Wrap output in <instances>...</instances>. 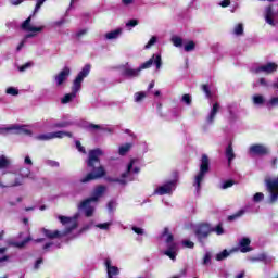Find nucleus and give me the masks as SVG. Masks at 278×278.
<instances>
[{
  "label": "nucleus",
  "mask_w": 278,
  "mask_h": 278,
  "mask_svg": "<svg viewBox=\"0 0 278 278\" xmlns=\"http://www.w3.org/2000/svg\"><path fill=\"white\" fill-rule=\"evenodd\" d=\"M65 136L72 137L71 131H48L47 134H38L35 136L36 140H53V138H64Z\"/></svg>",
  "instance_id": "nucleus-12"
},
{
  "label": "nucleus",
  "mask_w": 278,
  "mask_h": 278,
  "mask_svg": "<svg viewBox=\"0 0 278 278\" xmlns=\"http://www.w3.org/2000/svg\"><path fill=\"white\" fill-rule=\"evenodd\" d=\"M265 101L266 100L264 96H260V93L252 96V102L254 103V105H264Z\"/></svg>",
  "instance_id": "nucleus-25"
},
{
  "label": "nucleus",
  "mask_w": 278,
  "mask_h": 278,
  "mask_svg": "<svg viewBox=\"0 0 278 278\" xmlns=\"http://www.w3.org/2000/svg\"><path fill=\"white\" fill-rule=\"evenodd\" d=\"M212 231H215L217 236H223V233H225V229H223L222 225H217L215 228L212 227Z\"/></svg>",
  "instance_id": "nucleus-40"
},
{
  "label": "nucleus",
  "mask_w": 278,
  "mask_h": 278,
  "mask_svg": "<svg viewBox=\"0 0 278 278\" xmlns=\"http://www.w3.org/2000/svg\"><path fill=\"white\" fill-rule=\"evenodd\" d=\"M24 164H27L28 166H33L34 162H33L30 155L25 156Z\"/></svg>",
  "instance_id": "nucleus-55"
},
{
  "label": "nucleus",
  "mask_w": 278,
  "mask_h": 278,
  "mask_svg": "<svg viewBox=\"0 0 278 278\" xmlns=\"http://www.w3.org/2000/svg\"><path fill=\"white\" fill-rule=\"evenodd\" d=\"M266 105L267 108H276L278 105V98H270Z\"/></svg>",
  "instance_id": "nucleus-41"
},
{
  "label": "nucleus",
  "mask_w": 278,
  "mask_h": 278,
  "mask_svg": "<svg viewBox=\"0 0 278 278\" xmlns=\"http://www.w3.org/2000/svg\"><path fill=\"white\" fill-rule=\"evenodd\" d=\"M229 254H230L229 250L225 249L222 252H218L216 254V260L217 261H223L224 258H227V256H229Z\"/></svg>",
  "instance_id": "nucleus-30"
},
{
  "label": "nucleus",
  "mask_w": 278,
  "mask_h": 278,
  "mask_svg": "<svg viewBox=\"0 0 278 278\" xmlns=\"http://www.w3.org/2000/svg\"><path fill=\"white\" fill-rule=\"evenodd\" d=\"M132 231H135V233H137L138 236H143L144 233V230L140 227H132Z\"/></svg>",
  "instance_id": "nucleus-53"
},
{
  "label": "nucleus",
  "mask_w": 278,
  "mask_h": 278,
  "mask_svg": "<svg viewBox=\"0 0 278 278\" xmlns=\"http://www.w3.org/2000/svg\"><path fill=\"white\" fill-rule=\"evenodd\" d=\"M176 186H177V181H175V180L167 181L163 186H159V188H156L154 190V194H159L160 197H162L164 194H172V192L175 190Z\"/></svg>",
  "instance_id": "nucleus-16"
},
{
  "label": "nucleus",
  "mask_w": 278,
  "mask_h": 278,
  "mask_svg": "<svg viewBox=\"0 0 278 278\" xmlns=\"http://www.w3.org/2000/svg\"><path fill=\"white\" fill-rule=\"evenodd\" d=\"M111 226H112V223H103V224L97 225L98 229H102L103 231H109Z\"/></svg>",
  "instance_id": "nucleus-42"
},
{
  "label": "nucleus",
  "mask_w": 278,
  "mask_h": 278,
  "mask_svg": "<svg viewBox=\"0 0 278 278\" xmlns=\"http://www.w3.org/2000/svg\"><path fill=\"white\" fill-rule=\"evenodd\" d=\"M23 181H21V179H15V181L13 184H11V187H16V186H22Z\"/></svg>",
  "instance_id": "nucleus-61"
},
{
  "label": "nucleus",
  "mask_w": 278,
  "mask_h": 278,
  "mask_svg": "<svg viewBox=\"0 0 278 278\" xmlns=\"http://www.w3.org/2000/svg\"><path fill=\"white\" fill-rule=\"evenodd\" d=\"M181 101H184V103H186L187 105H191L192 103V99L190 93H185V96H182Z\"/></svg>",
  "instance_id": "nucleus-38"
},
{
  "label": "nucleus",
  "mask_w": 278,
  "mask_h": 278,
  "mask_svg": "<svg viewBox=\"0 0 278 278\" xmlns=\"http://www.w3.org/2000/svg\"><path fill=\"white\" fill-rule=\"evenodd\" d=\"M172 42L176 48H182L184 46V39H181V37H178L177 35L172 37Z\"/></svg>",
  "instance_id": "nucleus-28"
},
{
  "label": "nucleus",
  "mask_w": 278,
  "mask_h": 278,
  "mask_svg": "<svg viewBox=\"0 0 278 278\" xmlns=\"http://www.w3.org/2000/svg\"><path fill=\"white\" fill-rule=\"evenodd\" d=\"M33 66V63H25V65H22L18 67L20 72H25L26 70H28L29 67Z\"/></svg>",
  "instance_id": "nucleus-52"
},
{
  "label": "nucleus",
  "mask_w": 278,
  "mask_h": 278,
  "mask_svg": "<svg viewBox=\"0 0 278 278\" xmlns=\"http://www.w3.org/2000/svg\"><path fill=\"white\" fill-rule=\"evenodd\" d=\"M135 0H122V3L125 5V7H129V4H134Z\"/></svg>",
  "instance_id": "nucleus-59"
},
{
  "label": "nucleus",
  "mask_w": 278,
  "mask_h": 278,
  "mask_svg": "<svg viewBox=\"0 0 278 278\" xmlns=\"http://www.w3.org/2000/svg\"><path fill=\"white\" fill-rule=\"evenodd\" d=\"M265 194L263 192H256L253 197L254 203H261V201H264Z\"/></svg>",
  "instance_id": "nucleus-34"
},
{
  "label": "nucleus",
  "mask_w": 278,
  "mask_h": 278,
  "mask_svg": "<svg viewBox=\"0 0 278 278\" xmlns=\"http://www.w3.org/2000/svg\"><path fill=\"white\" fill-rule=\"evenodd\" d=\"M5 250H7V248H0V263H2V261H7L9 258V256L5 254Z\"/></svg>",
  "instance_id": "nucleus-43"
},
{
  "label": "nucleus",
  "mask_w": 278,
  "mask_h": 278,
  "mask_svg": "<svg viewBox=\"0 0 278 278\" xmlns=\"http://www.w3.org/2000/svg\"><path fill=\"white\" fill-rule=\"evenodd\" d=\"M244 33V27L243 24H238L235 26V35H243Z\"/></svg>",
  "instance_id": "nucleus-39"
},
{
  "label": "nucleus",
  "mask_w": 278,
  "mask_h": 278,
  "mask_svg": "<svg viewBox=\"0 0 278 278\" xmlns=\"http://www.w3.org/2000/svg\"><path fill=\"white\" fill-rule=\"evenodd\" d=\"M88 29L87 28H83L81 30H78V33H76V37L80 38L84 37V35H87Z\"/></svg>",
  "instance_id": "nucleus-57"
},
{
  "label": "nucleus",
  "mask_w": 278,
  "mask_h": 278,
  "mask_svg": "<svg viewBox=\"0 0 278 278\" xmlns=\"http://www.w3.org/2000/svg\"><path fill=\"white\" fill-rule=\"evenodd\" d=\"M153 63H155L156 70H161V67H162V55L157 54L155 56V54H153V56L151 59H149V61H146V63H142L140 65V67H138L137 70H132L127 64L122 70V76H124L125 78H137L138 76H140L142 70H149V67H152Z\"/></svg>",
  "instance_id": "nucleus-3"
},
{
  "label": "nucleus",
  "mask_w": 278,
  "mask_h": 278,
  "mask_svg": "<svg viewBox=\"0 0 278 278\" xmlns=\"http://www.w3.org/2000/svg\"><path fill=\"white\" fill-rule=\"evenodd\" d=\"M269 153L266 144H251L249 147V155H267Z\"/></svg>",
  "instance_id": "nucleus-18"
},
{
  "label": "nucleus",
  "mask_w": 278,
  "mask_h": 278,
  "mask_svg": "<svg viewBox=\"0 0 278 278\" xmlns=\"http://www.w3.org/2000/svg\"><path fill=\"white\" fill-rule=\"evenodd\" d=\"M253 87L254 88L263 87L264 89H269L270 85H269L268 80H266V78H258V80H256V83H254Z\"/></svg>",
  "instance_id": "nucleus-24"
},
{
  "label": "nucleus",
  "mask_w": 278,
  "mask_h": 278,
  "mask_svg": "<svg viewBox=\"0 0 278 278\" xmlns=\"http://www.w3.org/2000/svg\"><path fill=\"white\" fill-rule=\"evenodd\" d=\"M264 18L269 26H278V10L274 11L273 4L265 7Z\"/></svg>",
  "instance_id": "nucleus-13"
},
{
  "label": "nucleus",
  "mask_w": 278,
  "mask_h": 278,
  "mask_svg": "<svg viewBox=\"0 0 278 278\" xmlns=\"http://www.w3.org/2000/svg\"><path fill=\"white\" fill-rule=\"evenodd\" d=\"M77 218L78 216H74L73 218H70L68 216H59V220L62 225L66 227L65 230H50V229H42V233L46 238H49V240H55V238H64V236H68V233H72L74 229H77Z\"/></svg>",
  "instance_id": "nucleus-2"
},
{
  "label": "nucleus",
  "mask_w": 278,
  "mask_h": 278,
  "mask_svg": "<svg viewBox=\"0 0 278 278\" xmlns=\"http://www.w3.org/2000/svg\"><path fill=\"white\" fill-rule=\"evenodd\" d=\"M247 210H239L236 214H232V216H228V220H237L238 218H241V216H244Z\"/></svg>",
  "instance_id": "nucleus-31"
},
{
  "label": "nucleus",
  "mask_w": 278,
  "mask_h": 278,
  "mask_svg": "<svg viewBox=\"0 0 278 278\" xmlns=\"http://www.w3.org/2000/svg\"><path fill=\"white\" fill-rule=\"evenodd\" d=\"M157 41V37H151V39L148 41V43L144 46L146 50L151 48L152 46H155Z\"/></svg>",
  "instance_id": "nucleus-44"
},
{
  "label": "nucleus",
  "mask_w": 278,
  "mask_h": 278,
  "mask_svg": "<svg viewBox=\"0 0 278 278\" xmlns=\"http://www.w3.org/2000/svg\"><path fill=\"white\" fill-rule=\"evenodd\" d=\"M139 24L138 20H129L128 22H126V26H130V27H135Z\"/></svg>",
  "instance_id": "nucleus-51"
},
{
  "label": "nucleus",
  "mask_w": 278,
  "mask_h": 278,
  "mask_svg": "<svg viewBox=\"0 0 278 278\" xmlns=\"http://www.w3.org/2000/svg\"><path fill=\"white\" fill-rule=\"evenodd\" d=\"M21 177H30L31 170L30 168L23 167L20 169Z\"/></svg>",
  "instance_id": "nucleus-36"
},
{
  "label": "nucleus",
  "mask_w": 278,
  "mask_h": 278,
  "mask_svg": "<svg viewBox=\"0 0 278 278\" xmlns=\"http://www.w3.org/2000/svg\"><path fill=\"white\" fill-rule=\"evenodd\" d=\"M208 170H210L208 155L203 154L200 163V170L193 179V187L195 188L198 194H200L201 192V188H202L201 184L202 181H204L205 175H207Z\"/></svg>",
  "instance_id": "nucleus-6"
},
{
  "label": "nucleus",
  "mask_w": 278,
  "mask_h": 278,
  "mask_svg": "<svg viewBox=\"0 0 278 278\" xmlns=\"http://www.w3.org/2000/svg\"><path fill=\"white\" fill-rule=\"evenodd\" d=\"M76 148L78 149V151H80L81 153H86V148L83 147L81 142L79 140H76Z\"/></svg>",
  "instance_id": "nucleus-50"
},
{
  "label": "nucleus",
  "mask_w": 278,
  "mask_h": 278,
  "mask_svg": "<svg viewBox=\"0 0 278 278\" xmlns=\"http://www.w3.org/2000/svg\"><path fill=\"white\" fill-rule=\"evenodd\" d=\"M131 147H132L131 142H126L125 144H122L119 147V155H126V153L130 151Z\"/></svg>",
  "instance_id": "nucleus-27"
},
{
  "label": "nucleus",
  "mask_w": 278,
  "mask_h": 278,
  "mask_svg": "<svg viewBox=\"0 0 278 278\" xmlns=\"http://www.w3.org/2000/svg\"><path fill=\"white\" fill-rule=\"evenodd\" d=\"M0 134L3 136H8L9 134H26L27 136H33L31 129L27 125H1L0 126Z\"/></svg>",
  "instance_id": "nucleus-8"
},
{
  "label": "nucleus",
  "mask_w": 278,
  "mask_h": 278,
  "mask_svg": "<svg viewBox=\"0 0 278 278\" xmlns=\"http://www.w3.org/2000/svg\"><path fill=\"white\" fill-rule=\"evenodd\" d=\"M162 238H165V242L167 244V249L165 250L164 254L169 256L172 261H176L178 245L174 241L173 232H169V229L167 227L163 230Z\"/></svg>",
  "instance_id": "nucleus-7"
},
{
  "label": "nucleus",
  "mask_w": 278,
  "mask_h": 278,
  "mask_svg": "<svg viewBox=\"0 0 278 278\" xmlns=\"http://www.w3.org/2000/svg\"><path fill=\"white\" fill-rule=\"evenodd\" d=\"M226 157L229 164H231L232 160H235L236 157L232 143H229L228 147L226 148Z\"/></svg>",
  "instance_id": "nucleus-23"
},
{
  "label": "nucleus",
  "mask_w": 278,
  "mask_h": 278,
  "mask_svg": "<svg viewBox=\"0 0 278 278\" xmlns=\"http://www.w3.org/2000/svg\"><path fill=\"white\" fill-rule=\"evenodd\" d=\"M88 129H90L91 131H93L96 129H106V131H110V132L113 131V129H111V127H103V125H99V124H96V123H90L88 125Z\"/></svg>",
  "instance_id": "nucleus-26"
},
{
  "label": "nucleus",
  "mask_w": 278,
  "mask_h": 278,
  "mask_svg": "<svg viewBox=\"0 0 278 278\" xmlns=\"http://www.w3.org/2000/svg\"><path fill=\"white\" fill-rule=\"evenodd\" d=\"M91 65L87 64L83 67L81 72L76 76L75 80L73 81V88L71 93H66L61 102L62 103H70V101H73L75 99L76 94L81 89V83H84V79L87 78L90 74Z\"/></svg>",
  "instance_id": "nucleus-5"
},
{
  "label": "nucleus",
  "mask_w": 278,
  "mask_h": 278,
  "mask_svg": "<svg viewBox=\"0 0 278 278\" xmlns=\"http://www.w3.org/2000/svg\"><path fill=\"white\" fill-rule=\"evenodd\" d=\"M250 244H251L250 237H242V239H240L239 241L241 252H249L251 250Z\"/></svg>",
  "instance_id": "nucleus-21"
},
{
  "label": "nucleus",
  "mask_w": 278,
  "mask_h": 278,
  "mask_svg": "<svg viewBox=\"0 0 278 278\" xmlns=\"http://www.w3.org/2000/svg\"><path fill=\"white\" fill-rule=\"evenodd\" d=\"M10 160L5 155L0 156V168H8L10 166Z\"/></svg>",
  "instance_id": "nucleus-32"
},
{
  "label": "nucleus",
  "mask_w": 278,
  "mask_h": 278,
  "mask_svg": "<svg viewBox=\"0 0 278 278\" xmlns=\"http://www.w3.org/2000/svg\"><path fill=\"white\" fill-rule=\"evenodd\" d=\"M193 50H195L194 41H188L185 43V52H192Z\"/></svg>",
  "instance_id": "nucleus-33"
},
{
  "label": "nucleus",
  "mask_w": 278,
  "mask_h": 278,
  "mask_svg": "<svg viewBox=\"0 0 278 278\" xmlns=\"http://www.w3.org/2000/svg\"><path fill=\"white\" fill-rule=\"evenodd\" d=\"M212 258V253L211 252H205L204 258H203V264L207 265V263H211Z\"/></svg>",
  "instance_id": "nucleus-48"
},
{
  "label": "nucleus",
  "mask_w": 278,
  "mask_h": 278,
  "mask_svg": "<svg viewBox=\"0 0 278 278\" xmlns=\"http://www.w3.org/2000/svg\"><path fill=\"white\" fill-rule=\"evenodd\" d=\"M266 189L269 193V201L271 205L278 201V177L276 179H266Z\"/></svg>",
  "instance_id": "nucleus-11"
},
{
  "label": "nucleus",
  "mask_w": 278,
  "mask_h": 278,
  "mask_svg": "<svg viewBox=\"0 0 278 278\" xmlns=\"http://www.w3.org/2000/svg\"><path fill=\"white\" fill-rule=\"evenodd\" d=\"M105 266L108 270V278H114L119 274V268L116 265H112L111 258H105Z\"/></svg>",
  "instance_id": "nucleus-20"
},
{
  "label": "nucleus",
  "mask_w": 278,
  "mask_h": 278,
  "mask_svg": "<svg viewBox=\"0 0 278 278\" xmlns=\"http://www.w3.org/2000/svg\"><path fill=\"white\" fill-rule=\"evenodd\" d=\"M278 65L276 63H266L265 65H258L257 67H254L252 72L254 74H274V72H277Z\"/></svg>",
  "instance_id": "nucleus-17"
},
{
  "label": "nucleus",
  "mask_w": 278,
  "mask_h": 278,
  "mask_svg": "<svg viewBox=\"0 0 278 278\" xmlns=\"http://www.w3.org/2000/svg\"><path fill=\"white\" fill-rule=\"evenodd\" d=\"M123 33V28H115V30H110V33H105V39H118Z\"/></svg>",
  "instance_id": "nucleus-22"
},
{
  "label": "nucleus",
  "mask_w": 278,
  "mask_h": 278,
  "mask_svg": "<svg viewBox=\"0 0 278 278\" xmlns=\"http://www.w3.org/2000/svg\"><path fill=\"white\" fill-rule=\"evenodd\" d=\"M194 233L200 244H205V240L213 233V227L207 223H202L201 225H197Z\"/></svg>",
  "instance_id": "nucleus-10"
},
{
  "label": "nucleus",
  "mask_w": 278,
  "mask_h": 278,
  "mask_svg": "<svg viewBox=\"0 0 278 278\" xmlns=\"http://www.w3.org/2000/svg\"><path fill=\"white\" fill-rule=\"evenodd\" d=\"M41 263H43V258H37V261L35 263V269H39Z\"/></svg>",
  "instance_id": "nucleus-58"
},
{
  "label": "nucleus",
  "mask_w": 278,
  "mask_h": 278,
  "mask_svg": "<svg viewBox=\"0 0 278 278\" xmlns=\"http://www.w3.org/2000/svg\"><path fill=\"white\" fill-rule=\"evenodd\" d=\"M5 93L16 97V94H18V89H16L15 87H8Z\"/></svg>",
  "instance_id": "nucleus-45"
},
{
  "label": "nucleus",
  "mask_w": 278,
  "mask_h": 278,
  "mask_svg": "<svg viewBox=\"0 0 278 278\" xmlns=\"http://www.w3.org/2000/svg\"><path fill=\"white\" fill-rule=\"evenodd\" d=\"M277 164H278V157H274V160L271 162L273 168H277Z\"/></svg>",
  "instance_id": "nucleus-64"
},
{
  "label": "nucleus",
  "mask_w": 278,
  "mask_h": 278,
  "mask_svg": "<svg viewBox=\"0 0 278 278\" xmlns=\"http://www.w3.org/2000/svg\"><path fill=\"white\" fill-rule=\"evenodd\" d=\"M30 240L31 237H26V239H23V241H15L14 245H17V248H23L24 245L28 244Z\"/></svg>",
  "instance_id": "nucleus-35"
},
{
  "label": "nucleus",
  "mask_w": 278,
  "mask_h": 278,
  "mask_svg": "<svg viewBox=\"0 0 278 278\" xmlns=\"http://www.w3.org/2000/svg\"><path fill=\"white\" fill-rule=\"evenodd\" d=\"M101 155H104L102 149H91V151H89L87 166L91 168V172L80 179L81 184H88V181L100 179L106 175L104 166L100 165Z\"/></svg>",
  "instance_id": "nucleus-1"
},
{
  "label": "nucleus",
  "mask_w": 278,
  "mask_h": 278,
  "mask_svg": "<svg viewBox=\"0 0 278 278\" xmlns=\"http://www.w3.org/2000/svg\"><path fill=\"white\" fill-rule=\"evenodd\" d=\"M202 89H203L204 93L206 94V97H212V93L210 91V87L207 85H203Z\"/></svg>",
  "instance_id": "nucleus-56"
},
{
  "label": "nucleus",
  "mask_w": 278,
  "mask_h": 278,
  "mask_svg": "<svg viewBox=\"0 0 278 278\" xmlns=\"http://www.w3.org/2000/svg\"><path fill=\"white\" fill-rule=\"evenodd\" d=\"M231 4V0H222L220 7H229Z\"/></svg>",
  "instance_id": "nucleus-60"
},
{
  "label": "nucleus",
  "mask_w": 278,
  "mask_h": 278,
  "mask_svg": "<svg viewBox=\"0 0 278 278\" xmlns=\"http://www.w3.org/2000/svg\"><path fill=\"white\" fill-rule=\"evenodd\" d=\"M233 185H235V181L232 180L224 181V184L222 185V189L227 190V188H231Z\"/></svg>",
  "instance_id": "nucleus-47"
},
{
  "label": "nucleus",
  "mask_w": 278,
  "mask_h": 278,
  "mask_svg": "<svg viewBox=\"0 0 278 278\" xmlns=\"http://www.w3.org/2000/svg\"><path fill=\"white\" fill-rule=\"evenodd\" d=\"M106 192L105 186H98L93 190V194L89 197V199H85V201H81L78 205V210H83L85 212V216L87 218H90L93 216L96 212V207L92 205V203H98V201L103 197V194Z\"/></svg>",
  "instance_id": "nucleus-4"
},
{
  "label": "nucleus",
  "mask_w": 278,
  "mask_h": 278,
  "mask_svg": "<svg viewBox=\"0 0 278 278\" xmlns=\"http://www.w3.org/2000/svg\"><path fill=\"white\" fill-rule=\"evenodd\" d=\"M115 207H116V203H115L114 201H110V202L108 203V210H109V212H113V211L115 210Z\"/></svg>",
  "instance_id": "nucleus-54"
},
{
  "label": "nucleus",
  "mask_w": 278,
  "mask_h": 278,
  "mask_svg": "<svg viewBox=\"0 0 278 278\" xmlns=\"http://www.w3.org/2000/svg\"><path fill=\"white\" fill-rule=\"evenodd\" d=\"M10 2H11V4L18 5L22 2H24V0H10Z\"/></svg>",
  "instance_id": "nucleus-63"
},
{
  "label": "nucleus",
  "mask_w": 278,
  "mask_h": 278,
  "mask_svg": "<svg viewBox=\"0 0 278 278\" xmlns=\"http://www.w3.org/2000/svg\"><path fill=\"white\" fill-rule=\"evenodd\" d=\"M135 162H136L135 160H130L125 173H122V177L111 179V181H116L117 184H122V185H126L127 181H132L134 180L132 172L136 174L140 173V168L138 166H135L134 168Z\"/></svg>",
  "instance_id": "nucleus-9"
},
{
  "label": "nucleus",
  "mask_w": 278,
  "mask_h": 278,
  "mask_svg": "<svg viewBox=\"0 0 278 278\" xmlns=\"http://www.w3.org/2000/svg\"><path fill=\"white\" fill-rule=\"evenodd\" d=\"M72 124V121H59L58 123H52V127H68Z\"/></svg>",
  "instance_id": "nucleus-29"
},
{
  "label": "nucleus",
  "mask_w": 278,
  "mask_h": 278,
  "mask_svg": "<svg viewBox=\"0 0 278 278\" xmlns=\"http://www.w3.org/2000/svg\"><path fill=\"white\" fill-rule=\"evenodd\" d=\"M31 17L33 15H29L22 24V28L29 31L28 35H26V39L35 37V33H41L45 28V26H31Z\"/></svg>",
  "instance_id": "nucleus-14"
},
{
  "label": "nucleus",
  "mask_w": 278,
  "mask_h": 278,
  "mask_svg": "<svg viewBox=\"0 0 278 278\" xmlns=\"http://www.w3.org/2000/svg\"><path fill=\"white\" fill-rule=\"evenodd\" d=\"M70 76H71V67H64L60 72V74H56V76H54L56 87H61L67 80V78H70Z\"/></svg>",
  "instance_id": "nucleus-19"
},
{
  "label": "nucleus",
  "mask_w": 278,
  "mask_h": 278,
  "mask_svg": "<svg viewBox=\"0 0 278 278\" xmlns=\"http://www.w3.org/2000/svg\"><path fill=\"white\" fill-rule=\"evenodd\" d=\"M45 163L48 166H52V167H59L60 166V162H56V160H46Z\"/></svg>",
  "instance_id": "nucleus-46"
},
{
  "label": "nucleus",
  "mask_w": 278,
  "mask_h": 278,
  "mask_svg": "<svg viewBox=\"0 0 278 278\" xmlns=\"http://www.w3.org/2000/svg\"><path fill=\"white\" fill-rule=\"evenodd\" d=\"M182 244L186 245L187 248H194V241H190V239H185L182 241Z\"/></svg>",
  "instance_id": "nucleus-49"
},
{
  "label": "nucleus",
  "mask_w": 278,
  "mask_h": 278,
  "mask_svg": "<svg viewBox=\"0 0 278 278\" xmlns=\"http://www.w3.org/2000/svg\"><path fill=\"white\" fill-rule=\"evenodd\" d=\"M218 110H220V104H218V102H215L205 118V124L203 125L204 131H207L210 125H213L216 118V114H218Z\"/></svg>",
  "instance_id": "nucleus-15"
},
{
  "label": "nucleus",
  "mask_w": 278,
  "mask_h": 278,
  "mask_svg": "<svg viewBox=\"0 0 278 278\" xmlns=\"http://www.w3.org/2000/svg\"><path fill=\"white\" fill-rule=\"evenodd\" d=\"M144 97H147V93H144V91H140V92L134 94L135 101L137 103H139V101H142V99H144Z\"/></svg>",
  "instance_id": "nucleus-37"
},
{
  "label": "nucleus",
  "mask_w": 278,
  "mask_h": 278,
  "mask_svg": "<svg viewBox=\"0 0 278 278\" xmlns=\"http://www.w3.org/2000/svg\"><path fill=\"white\" fill-rule=\"evenodd\" d=\"M25 46V39H23V41H21V43L17 46L16 50L17 52H21V50L24 48Z\"/></svg>",
  "instance_id": "nucleus-62"
}]
</instances>
